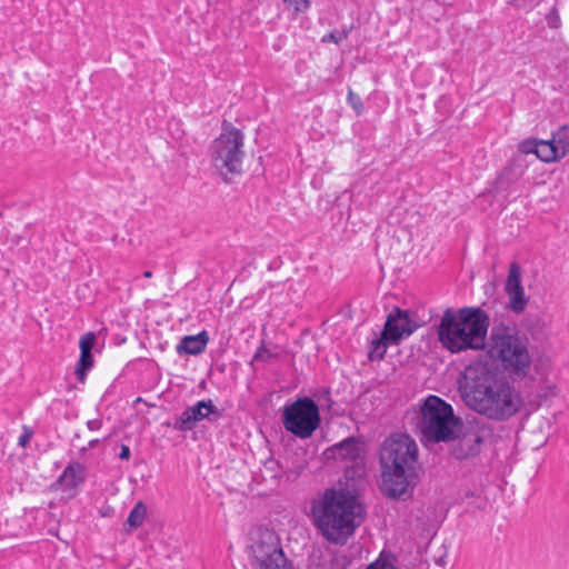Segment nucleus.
Listing matches in <instances>:
<instances>
[{
    "instance_id": "obj_1",
    "label": "nucleus",
    "mask_w": 569,
    "mask_h": 569,
    "mask_svg": "<svg viewBox=\"0 0 569 569\" xmlns=\"http://www.w3.org/2000/svg\"><path fill=\"white\" fill-rule=\"evenodd\" d=\"M465 403L477 413L495 421H507L522 407L520 392L503 375L485 366H468L459 379Z\"/></svg>"
},
{
    "instance_id": "obj_2",
    "label": "nucleus",
    "mask_w": 569,
    "mask_h": 569,
    "mask_svg": "<svg viewBox=\"0 0 569 569\" xmlns=\"http://www.w3.org/2000/svg\"><path fill=\"white\" fill-rule=\"evenodd\" d=\"M418 445L408 433H392L380 443V490L386 497L399 499L413 491L418 483Z\"/></svg>"
},
{
    "instance_id": "obj_3",
    "label": "nucleus",
    "mask_w": 569,
    "mask_h": 569,
    "mask_svg": "<svg viewBox=\"0 0 569 569\" xmlns=\"http://www.w3.org/2000/svg\"><path fill=\"white\" fill-rule=\"evenodd\" d=\"M311 518L327 541L343 545L361 523V506L349 490L327 488L312 500Z\"/></svg>"
},
{
    "instance_id": "obj_4",
    "label": "nucleus",
    "mask_w": 569,
    "mask_h": 569,
    "mask_svg": "<svg viewBox=\"0 0 569 569\" xmlns=\"http://www.w3.org/2000/svg\"><path fill=\"white\" fill-rule=\"evenodd\" d=\"M489 326L488 313L478 307H463L457 312L447 308L437 328L438 340L451 353L483 350Z\"/></svg>"
},
{
    "instance_id": "obj_5",
    "label": "nucleus",
    "mask_w": 569,
    "mask_h": 569,
    "mask_svg": "<svg viewBox=\"0 0 569 569\" xmlns=\"http://www.w3.org/2000/svg\"><path fill=\"white\" fill-rule=\"evenodd\" d=\"M420 413L421 433L433 443L455 441L462 427V420L455 415L452 406L438 396H429L422 403Z\"/></svg>"
},
{
    "instance_id": "obj_6",
    "label": "nucleus",
    "mask_w": 569,
    "mask_h": 569,
    "mask_svg": "<svg viewBox=\"0 0 569 569\" xmlns=\"http://www.w3.org/2000/svg\"><path fill=\"white\" fill-rule=\"evenodd\" d=\"M222 129L211 144L210 157L219 176L224 182L230 183L234 176L242 172L244 136L241 130L226 121Z\"/></svg>"
},
{
    "instance_id": "obj_7",
    "label": "nucleus",
    "mask_w": 569,
    "mask_h": 569,
    "mask_svg": "<svg viewBox=\"0 0 569 569\" xmlns=\"http://www.w3.org/2000/svg\"><path fill=\"white\" fill-rule=\"evenodd\" d=\"M491 340L490 357L500 360L509 373L525 377L531 363L527 346L518 337L508 333H492Z\"/></svg>"
},
{
    "instance_id": "obj_8",
    "label": "nucleus",
    "mask_w": 569,
    "mask_h": 569,
    "mask_svg": "<svg viewBox=\"0 0 569 569\" xmlns=\"http://www.w3.org/2000/svg\"><path fill=\"white\" fill-rule=\"evenodd\" d=\"M249 560L252 569H296L277 533L268 529L261 531L250 545Z\"/></svg>"
},
{
    "instance_id": "obj_9",
    "label": "nucleus",
    "mask_w": 569,
    "mask_h": 569,
    "mask_svg": "<svg viewBox=\"0 0 569 569\" xmlns=\"http://www.w3.org/2000/svg\"><path fill=\"white\" fill-rule=\"evenodd\" d=\"M282 422L292 435L310 438L320 425L319 408L311 398H299L284 409Z\"/></svg>"
},
{
    "instance_id": "obj_10",
    "label": "nucleus",
    "mask_w": 569,
    "mask_h": 569,
    "mask_svg": "<svg viewBox=\"0 0 569 569\" xmlns=\"http://www.w3.org/2000/svg\"><path fill=\"white\" fill-rule=\"evenodd\" d=\"M488 431L479 422L462 423L451 448V455L458 460H465L480 453L481 446Z\"/></svg>"
},
{
    "instance_id": "obj_11",
    "label": "nucleus",
    "mask_w": 569,
    "mask_h": 569,
    "mask_svg": "<svg viewBox=\"0 0 569 569\" xmlns=\"http://www.w3.org/2000/svg\"><path fill=\"white\" fill-rule=\"evenodd\" d=\"M222 417V410L218 409L211 399L200 400L186 408L174 421V429L179 431L192 430L197 422L208 420L218 421Z\"/></svg>"
},
{
    "instance_id": "obj_12",
    "label": "nucleus",
    "mask_w": 569,
    "mask_h": 569,
    "mask_svg": "<svg viewBox=\"0 0 569 569\" xmlns=\"http://www.w3.org/2000/svg\"><path fill=\"white\" fill-rule=\"evenodd\" d=\"M418 328L417 323L410 319L409 312L399 307H395L387 316L382 331L391 345H399L403 338L412 335Z\"/></svg>"
},
{
    "instance_id": "obj_13",
    "label": "nucleus",
    "mask_w": 569,
    "mask_h": 569,
    "mask_svg": "<svg viewBox=\"0 0 569 569\" xmlns=\"http://www.w3.org/2000/svg\"><path fill=\"white\" fill-rule=\"evenodd\" d=\"M505 291L509 297V308L516 313L522 312L527 307L528 298L521 284V268L518 262L510 264Z\"/></svg>"
},
{
    "instance_id": "obj_14",
    "label": "nucleus",
    "mask_w": 569,
    "mask_h": 569,
    "mask_svg": "<svg viewBox=\"0 0 569 569\" xmlns=\"http://www.w3.org/2000/svg\"><path fill=\"white\" fill-rule=\"evenodd\" d=\"M323 455L327 459H340L342 461L356 462L362 455L361 441L356 437H348L327 448Z\"/></svg>"
},
{
    "instance_id": "obj_15",
    "label": "nucleus",
    "mask_w": 569,
    "mask_h": 569,
    "mask_svg": "<svg viewBox=\"0 0 569 569\" xmlns=\"http://www.w3.org/2000/svg\"><path fill=\"white\" fill-rule=\"evenodd\" d=\"M209 342V335L206 330L193 336H186L181 339L176 350L179 355H199L204 351Z\"/></svg>"
},
{
    "instance_id": "obj_16",
    "label": "nucleus",
    "mask_w": 569,
    "mask_h": 569,
    "mask_svg": "<svg viewBox=\"0 0 569 569\" xmlns=\"http://www.w3.org/2000/svg\"><path fill=\"white\" fill-rule=\"evenodd\" d=\"M84 471L81 463L70 462L59 477V481L70 489L76 488L84 481Z\"/></svg>"
},
{
    "instance_id": "obj_17",
    "label": "nucleus",
    "mask_w": 569,
    "mask_h": 569,
    "mask_svg": "<svg viewBox=\"0 0 569 569\" xmlns=\"http://www.w3.org/2000/svg\"><path fill=\"white\" fill-rule=\"evenodd\" d=\"M389 346H392L391 341H389L386 333L381 331L369 343L368 359L370 361L382 360Z\"/></svg>"
},
{
    "instance_id": "obj_18",
    "label": "nucleus",
    "mask_w": 569,
    "mask_h": 569,
    "mask_svg": "<svg viewBox=\"0 0 569 569\" xmlns=\"http://www.w3.org/2000/svg\"><path fill=\"white\" fill-rule=\"evenodd\" d=\"M536 156L543 162H552L562 158L550 140L538 141Z\"/></svg>"
},
{
    "instance_id": "obj_19",
    "label": "nucleus",
    "mask_w": 569,
    "mask_h": 569,
    "mask_svg": "<svg viewBox=\"0 0 569 569\" xmlns=\"http://www.w3.org/2000/svg\"><path fill=\"white\" fill-rule=\"evenodd\" d=\"M147 515V507L142 501H138L134 507L131 509L126 523L130 527V529H137L143 522V519Z\"/></svg>"
},
{
    "instance_id": "obj_20",
    "label": "nucleus",
    "mask_w": 569,
    "mask_h": 569,
    "mask_svg": "<svg viewBox=\"0 0 569 569\" xmlns=\"http://www.w3.org/2000/svg\"><path fill=\"white\" fill-rule=\"evenodd\" d=\"M550 141L556 146L560 156L565 157L569 151V129L567 127H561L558 132L552 134Z\"/></svg>"
},
{
    "instance_id": "obj_21",
    "label": "nucleus",
    "mask_w": 569,
    "mask_h": 569,
    "mask_svg": "<svg viewBox=\"0 0 569 569\" xmlns=\"http://www.w3.org/2000/svg\"><path fill=\"white\" fill-rule=\"evenodd\" d=\"M93 367L92 353L80 352L79 360L76 366V376L80 382H84L87 372Z\"/></svg>"
},
{
    "instance_id": "obj_22",
    "label": "nucleus",
    "mask_w": 569,
    "mask_h": 569,
    "mask_svg": "<svg viewBox=\"0 0 569 569\" xmlns=\"http://www.w3.org/2000/svg\"><path fill=\"white\" fill-rule=\"evenodd\" d=\"M396 557L391 552L382 551L377 560L371 562L367 569H397Z\"/></svg>"
},
{
    "instance_id": "obj_23",
    "label": "nucleus",
    "mask_w": 569,
    "mask_h": 569,
    "mask_svg": "<svg viewBox=\"0 0 569 569\" xmlns=\"http://www.w3.org/2000/svg\"><path fill=\"white\" fill-rule=\"evenodd\" d=\"M351 28L342 29L341 31H330L322 38V42H333V43H340L341 41L346 40L350 33Z\"/></svg>"
},
{
    "instance_id": "obj_24",
    "label": "nucleus",
    "mask_w": 569,
    "mask_h": 569,
    "mask_svg": "<svg viewBox=\"0 0 569 569\" xmlns=\"http://www.w3.org/2000/svg\"><path fill=\"white\" fill-rule=\"evenodd\" d=\"M96 335L94 332H87L83 336H81L79 341V348L80 352L91 353V350L96 343Z\"/></svg>"
},
{
    "instance_id": "obj_25",
    "label": "nucleus",
    "mask_w": 569,
    "mask_h": 569,
    "mask_svg": "<svg viewBox=\"0 0 569 569\" xmlns=\"http://www.w3.org/2000/svg\"><path fill=\"white\" fill-rule=\"evenodd\" d=\"M513 167H507L503 172L499 176L497 183L500 189L507 188V186L513 181L515 172Z\"/></svg>"
},
{
    "instance_id": "obj_26",
    "label": "nucleus",
    "mask_w": 569,
    "mask_h": 569,
    "mask_svg": "<svg viewBox=\"0 0 569 569\" xmlns=\"http://www.w3.org/2000/svg\"><path fill=\"white\" fill-rule=\"evenodd\" d=\"M348 102L355 109L357 114H360L363 111V103L359 94L355 93L352 90L348 92Z\"/></svg>"
},
{
    "instance_id": "obj_27",
    "label": "nucleus",
    "mask_w": 569,
    "mask_h": 569,
    "mask_svg": "<svg viewBox=\"0 0 569 569\" xmlns=\"http://www.w3.org/2000/svg\"><path fill=\"white\" fill-rule=\"evenodd\" d=\"M537 146H538V140H535V139L523 140L519 143V151L521 153H526V154H528V153L536 154Z\"/></svg>"
},
{
    "instance_id": "obj_28",
    "label": "nucleus",
    "mask_w": 569,
    "mask_h": 569,
    "mask_svg": "<svg viewBox=\"0 0 569 569\" xmlns=\"http://www.w3.org/2000/svg\"><path fill=\"white\" fill-rule=\"evenodd\" d=\"M272 357V353L270 352L269 349H267L263 345L260 346L254 356H253V360L254 361H267L269 360L270 358Z\"/></svg>"
},
{
    "instance_id": "obj_29",
    "label": "nucleus",
    "mask_w": 569,
    "mask_h": 569,
    "mask_svg": "<svg viewBox=\"0 0 569 569\" xmlns=\"http://www.w3.org/2000/svg\"><path fill=\"white\" fill-rule=\"evenodd\" d=\"M546 19L548 21V24L551 28H558L559 27L560 18H559L558 10L556 8H552V10L547 14Z\"/></svg>"
},
{
    "instance_id": "obj_30",
    "label": "nucleus",
    "mask_w": 569,
    "mask_h": 569,
    "mask_svg": "<svg viewBox=\"0 0 569 569\" xmlns=\"http://www.w3.org/2000/svg\"><path fill=\"white\" fill-rule=\"evenodd\" d=\"M295 7L297 12H303L309 8V0H284Z\"/></svg>"
},
{
    "instance_id": "obj_31",
    "label": "nucleus",
    "mask_w": 569,
    "mask_h": 569,
    "mask_svg": "<svg viewBox=\"0 0 569 569\" xmlns=\"http://www.w3.org/2000/svg\"><path fill=\"white\" fill-rule=\"evenodd\" d=\"M31 437H32V430L24 427L23 432L20 435L19 440H18L19 446L26 447L29 443V441L31 440Z\"/></svg>"
},
{
    "instance_id": "obj_32",
    "label": "nucleus",
    "mask_w": 569,
    "mask_h": 569,
    "mask_svg": "<svg viewBox=\"0 0 569 569\" xmlns=\"http://www.w3.org/2000/svg\"><path fill=\"white\" fill-rule=\"evenodd\" d=\"M536 0H515V7L518 9H530L533 7Z\"/></svg>"
},
{
    "instance_id": "obj_33",
    "label": "nucleus",
    "mask_w": 569,
    "mask_h": 569,
    "mask_svg": "<svg viewBox=\"0 0 569 569\" xmlns=\"http://www.w3.org/2000/svg\"><path fill=\"white\" fill-rule=\"evenodd\" d=\"M119 458L121 460H129L130 459V448L127 445H121Z\"/></svg>"
},
{
    "instance_id": "obj_34",
    "label": "nucleus",
    "mask_w": 569,
    "mask_h": 569,
    "mask_svg": "<svg viewBox=\"0 0 569 569\" xmlns=\"http://www.w3.org/2000/svg\"><path fill=\"white\" fill-rule=\"evenodd\" d=\"M87 426L90 430H98L100 429L101 427V421L97 420V419H93V420H89L87 422Z\"/></svg>"
},
{
    "instance_id": "obj_35",
    "label": "nucleus",
    "mask_w": 569,
    "mask_h": 569,
    "mask_svg": "<svg viewBox=\"0 0 569 569\" xmlns=\"http://www.w3.org/2000/svg\"><path fill=\"white\" fill-rule=\"evenodd\" d=\"M98 441H99L98 439L89 441V447H91V448L94 447L98 443Z\"/></svg>"
},
{
    "instance_id": "obj_36",
    "label": "nucleus",
    "mask_w": 569,
    "mask_h": 569,
    "mask_svg": "<svg viewBox=\"0 0 569 569\" xmlns=\"http://www.w3.org/2000/svg\"><path fill=\"white\" fill-rule=\"evenodd\" d=\"M143 277L144 278H151L152 277V272L151 271H144L143 272Z\"/></svg>"
}]
</instances>
